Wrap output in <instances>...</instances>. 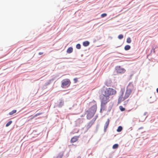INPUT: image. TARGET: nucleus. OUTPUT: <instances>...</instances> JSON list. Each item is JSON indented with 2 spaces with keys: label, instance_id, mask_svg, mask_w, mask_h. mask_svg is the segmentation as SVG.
<instances>
[{
  "label": "nucleus",
  "instance_id": "1",
  "mask_svg": "<svg viewBox=\"0 0 158 158\" xmlns=\"http://www.w3.org/2000/svg\"><path fill=\"white\" fill-rule=\"evenodd\" d=\"M96 104H95L89 109L86 111L87 113L86 117L88 119H90L94 115L97 110Z\"/></svg>",
  "mask_w": 158,
  "mask_h": 158
},
{
  "label": "nucleus",
  "instance_id": "2",
  "mask_svg": "<svg viewBox=\"0 0 158 158\" xmlns=\"http://www.w3.org/2000/svg\"><path fill=\"white\" fill-rule=\"evenodd\" d=\"M109 96V90H107L105 91V94H103L102 99V103L103 104H105L107 103L108 97Z\"/></svg>",
  "mask_w": 158,
  "mask_h": 158
},
{
  "label": "nucleus",
  "instance_id": "3",
  "mask_svg": "<svg viewBox=\"0 0 158 158\" xmlns=\"http://www.w3.org/2000/svg\"><path fill=\"white\" fill-rule=\"evenodd\" d=\"M97 116H96V117L94 118L91 120L86 126V127L87 129H89L94 123L96 119H97Z\"/></svg>",
  "mask_w": 158,
  "mask_h": 158
},
{
  "label": "nucleus",
  "instance_id": "4",
  "mask_svg": "<svg viewBox=\"0 0 158 158\" xmlns=\"http://www.w3.org/2000/svg\"><path fill=\"white\" fill-rule=\"evenodd\" d=\"M115 70L118 73H124L126 70L123 68H121L120 66H117L115 67Z\"/></svg>",
  "mask_w": 158,
  "mask_h": 158
},
{
  "label": "nucleus",
  "instance_id": "5",
  "mask_svg": "<svg viewBox=\"0 0 158 158\" xmlns=\"http://www.w3.org/2000/svg\"><path fill=\"white\" fill-rule=\"evenodd\" d=\"M71 82L68 79L64 81L62 83L61 87L62 88H64L66 87H68L69 86Z\"/></svg>",
  "mask_w": 158,
  "mask_h": 158
},
{
  "label": "nucleus",
  "instance_id": "6",
  "mask_svg": "<svg viewBox=\"0 0 158 158\" xmlns=\"http://www.w3.org/2000/svg\"><path fill=\"white\" fill-rule=\"evenodd\" d=\"M135 89L133 84L131 83H129L127 86L126 90L131 93L132 91Z\"/></svg>",
  "mask_w": 158,
  "mask_h": 158
},
{
  "label": "nucleus",
  "instance_id": "7",
  "mask_svg": "<svg viewBox=\"0 0 158 158\" xmlns=\"http://www.w3.org/2000/svg\"><path fill=\"white\" fill-rule=\"evenodd\" d=\"M123 96V92L122 94H121L118 99V104L120 103L122 101H123L126 99H127L124 96Z\"/></svg>",
  "mask_w": 158,
  "mask_h": 158
},
{
  "label": "nucleus",
  "instance_id": "8",
  "mask_svg": "<svg viewBox=\"0 0 158 158\" xmlns=\"http://www.w3.org/2000/svg\"><path fill=\"white\" fill-rule=\"evenodd\" d=\"M116 93V91L115 89L109 88V96L115 95Z\"/></svg>",
  "mask_w": 158,
  "mask_h": 158
},
{
  "label": "nucleus",
  "instance_id": "9",
  "mask_svg": "<svg viewBox=\"0 0 158 158\" xmlns=\"http://www.w3.org/2000/svg\"><path fill=\"white\" fill-rule=\"evenodd\" d=\"M79 136H75L73 137L70 140V142L73 143L77 142Z\"/></svg>",
  "mask_w": 158,
  "mask_h": 158
},
{
  "label": "nucleus",
  "instance_id": "10",
  "mask_svg": "<svg viewBox=\"0 0 158 158\" xmlns=\"http://www.w3.org/2000/svg\"><path fill=\"white\" fill-rule=\"evenodd\" d=\"M131 93L130 92L126 90L125 94L124 96L127 98L129 97Z\"/></svg>",
  "mask_w": 158,
  "mask_h": 158
},
{
  "label": "nucleus",
  "instance_id": "11",
  "mask_svg": "<svg viewBox=\"0 0 158 158\" xmlns=\"http://www.w3.org/2000/svg\"><path fill=\"white\" fill-rule=\"evenodd\" d=\"M109 125V120H108L104 126V131L106 132L107 128L108 127Z\"/></svg>",
  "mask_w": 158,
  "mask_h": 158
},
{
  "label": "nucleus",
  "instance_id": "12",
  "mask_svg": "<svg viewBox=\"0 0 158 158\" xmlns=\"http://www.w3.org/2000/svg\"><path fill=\"white\" fill-rule=\"evenodd\" d=\"M73 51V48L72 47H69L67 50V52L68 53H70L72 52Z\"/></svg>",
  "mask_w": 158,
  "mask_h": 158
},
{
  "label": "nucleus",
  "instance_id": "13",
  "mask_svg": "<svg viewBox=\"0 0 158 158\" xmlns=\"http://www.w3.org/2000/svg\"><path fill=\"white\" fill-rule=\"evenodd\" d=\"M89 43L88 41H85L83 43V45L85 47L89 45Z\"/></svg>",
  "mask_w": 158,
  "mask_h": 158
},
{
  "label": "nucleus",
  "instance_id": "14",
  "mask_svg": "<svg viewBox=\"0 0 158 158\" xmlns=\"http://www.w3.org/2000/svg\"><path fill=\"white\" fill-rule=\"evenodd\" d=\"M123 129V127L121 126H119L118 127L117 130V131L118 132H120L122 131Z\"/></svg>",
  "mask_w": 158,
  "mask_h": 158
},
{
  "label": "nucleus",
  "instance_id": "15",
  "mask_svg": "<svg viewBox=\"0 0 158 158\" xmlns=\"http://www.w3.org/2000/svg\"><path fill=\"white\" fill-rule=\"evenodd\" d=\"M131 48V47L129 45H127L125 46L124 47V49L126 50H128L130 49Z\"/></svg>",
  "mask_w": 158,
  "mask_h": 158
},
{
  "label": "nucleus",
  "instance_id": "16",
  "mask_svg": "<svg viewBox=\"0 0 158 158\" xmlns=\"http://www.w3.org/2000/svg\"><path fill=\"white\" fill-rule=\"evenodd\" d=\"M17 111L16 110H12V111H11V112H10L9 113V114L10 115H12L13 114L15 113H16Z\"/></svg>",
  "mask_w": 158,
  "mask_h": 158
},
{
  "label": "nucleus",
  "instance_id": "17",
  "mask_svg": "<svg viewBox=\"0 0 158 158\" xmlns=\"http://www.w3.org/2000/svg\"><path fill=\"white\" fill-rule=\"evenodd\" d=\"M119 108L120 110L122 111H124L125 110V108L123 107L122 106H120Z\"/></svg>",
  "mask_w": 158,
  "mask_h": 158
},
{
  "label": "nucleus",
  "instance_id": "18",
  "mask_svg": "<svg viewBox=\"0 0 158 158\" xmlns=\"http://www.w3.org/2000/svg\"><path fill=\"white\" fill-rule=\"evenodd\" d=\"M12 123V121H9L6 125V127H8Z\"/></svg>",
  "mask_w": 158,
  "mask_h": 158
},
{
  "label": "nucleus",
  "instance_id": "19",
  "mask_svg": "<svg viewBox=\"0 0 158 158\" xmlns=\"http://www.w3.org/2000/svg\"><path fill=\"white\" fill-rule=\"evenodd\" d=\"M131 40L130 37H128L127 38V42L128 43H130L131 42Z\"/></svg>",
  "mask_w": 158,
  "mask_h": 158
},
{
  "label": "nucleus",
  "instance_id": "20",
  "mask_svg": "<svg viewBox=\"0 0 158 158\" xmlns=\"http://www.w3.org/2000/svg\"><path fill=\"white\" fill-rule=\"evenodd\" d=\"M64 102L62 100H61L60 101V103H59V106L61 107L63 104Z\"/></svg>",
  "mask_w": 158,
  "mask_h": 158
},
{
  "label": "nucleus",
  "instance_id": "21",
  "mask_svg": "<svg viewBox=\"0 0 158 158\" xmlns=\"http://www.w3.org/2000/svg\"><path fill=\"white\" fill-rule=\"evenodd\" d=\"M118 147V145L116 144L113 146V148L114 149L117 148Z\"/></svg>",
  "mask_w": 158,
  "mask_h": 158
},
{
  "label": "nucleus",
  "instance_id": "22",
  "mask_svg": "<svg viewBox=\"0 0 158 158\" xmlns=\"http://www.w3.org/2000/svg\"><path fill=\"white\" fill-rule=\"evenodd\" d=\"M118 38L119 39H122L123 38V35L121 34L118 36Z\"/></svg>",
  "mask_w": 158,
  "mask_h": 158
},
{
  "label": "nucleus",
  "instance_id": "23",
  "mask_svg": "<svg viewBox=\"0 0 158 158\" xmlns=\"http://www.w3.org/2000/svg\"><path fill=\"white\" fill-rule=\"evenodd\" d=\"M76 47L77 49H80L81 48V46L80 44H77L76 46Z\"/></svg>",
  "mask_w": 158,
  "mask_h": 158
},
{
  "label": "nucleus",
  "instance_id": "24",
  "mask_svg": "<svg viewBox=\"0 0 158 158\" xmlns=\"http://www.w3.org/2000/svg\"><path fill=\"white\" fill-rule=\"evenodd\" d=\"M63 155L62 154H59L57 156V158H62Z\"/></svg>",
  "mask_w": 158,
  "mask_h": 158
},
{
  "label": "nucleus",
  "instance_id": "25",
  "mask_svg": "<svg viewBox=\"0 0 158 158\" xmlns=\"http://www.w3.org/2000/svg\"><path fill=\"white\" fill-rule=\"evenodd\" d=\"M106 15H107L105 13H104V14H102L101 16L103 18V17H104L106 16Z\"/></svg>",
  "mask_w": 158,
  "mask_h": 158
},
{
  "label": "nucleus",
  "instance_id": "26",
  "mask_svg": "<svg viewBox=\"0 0 158 158\" xmlns=\"http://www.w3.org/2000/svg\"><path fill=\"white\" fill-rule=\"evenodd\" d=\"M42 114V113H37L35 115V116L36 117L37 116H38L39 115H40Z\"/></svg>",
  "mask_w": 158,
  "mask_h": 158
},
{
  "label": "nucleus",
  "instance_id": "27",
  "mask_svg": "<svg viewBox=\"0 0 158 158\" xmlns=\"http://www.w3.org/2000/svg\"><path fill=\"white\" fill-rule=\"evenodd\" d=\"M35 117V115L31 118L30 120H31L32 119H33Z\"/></svg>",
  "mask_w": 158,
  "mask_h": 158
},
{
  "label": "nucleus",
  "instance_id": "28",
  "mask_svg": "<svg viewBox=\"0 0 158 158\" xmlns=\"http://www.w3.org/2000/svg\"><path fill=\"white\" fill-rule=\"evenodd\" d=\"M74 80L75 81V82H76L77 81V78H74Z\"/></svg>",
  "mask_w": 158,
  "mask_h": 158
},
{
  "label": "nucleus",
  "instance_id": "29",
  "mask_svg": "<svg viewBox=\"0 0 158 158\" xmlns=\"http://www.w3.org/2000/svg\"><path fill=\"white\" fill-rule=\"evenodd\" d=\"M43 54V53L42 52H40L39 53V55H42Z\"/></svg>",
  "mask_w": 158,
  "mask_h": 158
},
{
  "label": "nucleus",
  "instance_id": "30",
  "mask_svg": "<svg viewBox=\"0 0 158 158\" xmlns=\"http://www.w3.org/2000/svg\"><path fill=\"white\" fill-rule=\"evenodd\" d=\"M157 92L158 93V88L156 89Z\"/></svg>",
  "mask_w": 158,
  "mask_h": 158
}]
</instances>
